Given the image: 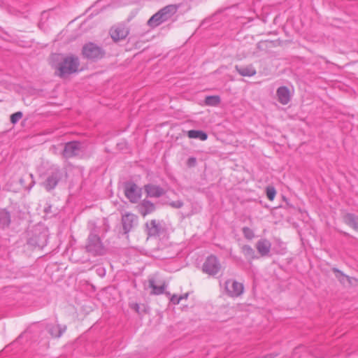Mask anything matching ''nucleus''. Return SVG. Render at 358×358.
<instances>
[{
    "label": "nucleus",
    "mask_w": 358,
    "mask_h": 358,
    "mask_svg": "<svg viewBox=\"0 0 358 358\" xmlns=\"http://www.w3.org/2000/svg\"><path fill=\"white\" fill-rule=\"evenodd\" d=\"M87 228L90 230V234L85 244L86 252L94 257L105 255L106 248L98 235L99 230L95 222L90 221Z\"/></svg>",
    "instance_id": "f257e3e1"
},
{
    "label": "nucleus",
    "mask_w": 358,
    "mask_h": 358,
    "mask_svg": "<svg viewBox=\"0 0 358 358\" xmlns=\"http://www.w3.org/2000/svg\"><path fill=\"white\" fill-rule=\"evenodd\" d=\"M179 6L169 4L155 13L148 21V25L151 28H155L162 23L170 20L178 11Z\"/></svg>",
    "instance_id": "f03ea898"
},
{
    "label": "nucleus",
    "mask_w": 358,
    "mask_h": 358,
    "mask_svg": "<svg viewBox=\"0 0 358 358\" xmlns=\"http://www.w3.org/2000/svg\"><path fill=\"white\" fill-rule=\"evenodd\" d=\"M79 65L78 57L71 55L64 58L57 68L59 76L64 77L78 71Z\"/></svg>",
    "instance_id": "7ed1b4c3"
},
{
    "label": "nucleus",
    "mask_w": 358,
    "mask_h": 358,
    "mask_svg": "<svg viewBox=\"0 0 358 358\" xmlns=\"http://www.w3.org/2000/svg\"><path fill=\"white\" fill-rule=\"evenodd\" d=\"M48 230L46 228H36L28 238L27 245L33 248H43L47 245Z\"/></svg>",
    "instance_id": "20e7f679"
},
{
    "label": "nucleus",
    "mask_w": 358,
    "mask_h": 358,
    "mask_svg": "<svg viewBox=\"0 0 358 358\" xmlns=\"http://www.w3.org/2000/svg\"><path fill=\"white\" fill-rule=\"evenodd\" d=\"M224 289L225 294L231 298H237L244 292V286L241 282L234 279H228L224 282Z\"/></svg>",
    "instance_id": "39448f33"
},
{
    "label": "nucleus",
    "mask_w": 358,
    "mask_h": 358,
    "mask_svg": "<svg viewBox=\"0 0 358 358\" xmlns=\"http://www.w3.org/2000/svg\"><path fill=\"white\" fill-rule=\"evenodd\" d=\"M82 53L83 56L92 60L99 59L103 57V50L96 44L90 42L83 45Z\"/></svg>",
    "instance_id": "423d86ee"
},
{
    "label": "nucleus",
    "mask_w": 358,
    "mask_h": 358,
    "mask_svg": "<svg viewBox=\"0 0 358 358\" xmlns=\"http://www.w3.org/2000/svg\"><path fill=\"white\" fill-rule=\"evenodd\" d=\"M62 177L61 170L57 166L51 167L48 176L43 182V186L47 191H50L55 188L59 181Z\"/></svg>",
    "instance_id": "0eeeda50"
},
{
    "label": "nucleus",
    "mask_w": 358,
    "mask_h": 358,
    "mask_svg": "<svg viewBox=\"0 0 358 358\" xmlns=\"http://www.w3.org/2000/svg\"><path fill=\"white\" fill-rule=\"evenodd\" d=\"M220 268L221 265L217 257L210 255L207 257L203 263L202 270L208 275H214L220 271Z\"/></svg>",
    "instance_id": "6e6552de"
},
{
    "label": "nucleus",
    "mask_w": 358,
    "mask_h": 358,
    "mask_svg": "<svg viewBox=\"0 0 358 358\" xmlns=\"http://www.w3.org/2000/svg\"><path fill=\"white\" fill-rule=\"evenodd\" d=\"M125 196L131 203H136L141 195V189L135 183H129L125 186Z\"/></svg>",
    "instance_id": "1a4fd4ad"
},
{
    "label": "nucleus",
    "mask_w": 358,
    "mask_h": 358,
    "mask_svg": "<svg viewBox=\"0 0 358 358\" xmlns=\"http://www.w3.org/2000/svg\"><path fill=\"white\" fill-rule=\"evenodd\" d=\"M80 143L77 141H72L66 143L63 150V156L65 158H71L78 155L80 152Z\"/></svg>",
    "instance_id": "9d476101"
},
{
    "label": "nucleus",
    "mask_w": 358,
    "mask_h": 358,
    "mask_svg": "<svg viewBox=\"0 0 358 358\" xmlns=\"http://www.w3.org/2000/svg\"><path fill=\"white\" fill-rule=\"evenodd\" d=\"M110 34L113 41H118L124 39L129 34V31L125 27L118 25L111 28Z\"/></svg>",
    "instance_id": "9b49d317"
},
{
    "label": "nucleus",
    "mask_w": 358,
    "mask_h": 358,
    "mask_svg": "<svg viewBox=\"0 0 358 358\" xmlns=\"http://www.w3.org/2000/svg\"><path fill=\"white\" fill-rule=\"evenodd\" d=\"M137 220V217L131 213H127L122 217V223L125 234L129 233L134 227Z\"/></svg>",
    "instance_id": "f8f14e48"
},
{
    "label": "nucleus",
    "mask_w": 358,
    "mask_h": 358,
    "mask_svg": "<svg viewBox=\"0 0 358 358\" xmlns=\"http://www.w3.org/2000/svg\"><path fill=\"white\" fill-rule=\"evenodd\" d=\"M256 248L262 256H267L270 253L271 243L268 240L262 238L257 242Z\"/></svg>",
    "instance_id": "ddd939ff"
},
{
    "label": "nucleus",
    "mask_w": 358,
    "mask_h": 358,
    "mask_svg": "<svg viewBox=\"0 0 358 358\" xmlns=\"http://www.w3.org/2000/svg\"><path fill=\"white\" fill-rule=\"evenodd\" d=\"M145 191L148 196L155 198L160 197L165 193V191L163 188L152 184L145 185Z\"/></svg>",
    "instance_id": "4468645a"
},
{
    "label": "nucleus",
    "mask_w": 358,
    "mask_h": 358,
    "mask_svg": "<svg viewBox=\"0 0 358 358\" xmlns=\"http://www.w3.org/2000/svg\"><path fill=\"white\" fill-rule=\"evenodd\" d=\"M278 101L283 104H287L290 101V92L287 87H280L276 92Z\"/></svg>",
    "instance_id": "2eb2a0df"
},
{
    "label": "nucleus",
    "mask_w": 358,
    "mask_h": 358,
    "mask_svg": "<svg viewBox=\"0 0 358 358\" xmlns=\"http://www.w3.org/2000/svg\"><path fill=\"white\" fill-rule=\"evenodd\" d=\"M147 233L150 236H159L162 227L159 222L155 220H152L149 222L146 223Z\"/></svg>",
    "instance_id": "dca6fc26"
},
{
    "label": "nucleus",
    "mask_w": 358,
    "mask_h": 358,
    "mask_svg": "<svg viewBox=\"0 0 358 358\" xmlns=\"http://www.w3.org/2000/svg\"><path fill=\"white\" fill-rule=\"evenodd\" d=\"M138 211L143 216H146L147 215L152 213L155 210V206L154 203L148 200H143L138 206Z\"/></svg>",
    "instance_id": "f3484780"
},
{
    "label": "nucleus",
    "mask_w": 358,
    "mask_h": 358,
    "mask_svg": "<svg viewBox=\"0 0 358 358\" xmlns=\"http://www.w3.org/2000/svg\"><path fill=\"white\" fill-rule=\"evenodd\" d=\"M344 222L358 232V216L353 213H346L343 216Z\"/></svg>",
    "instance_id": "a211bd4d"
},
{
    "label": "nucleus",
    "mask_w": 358,
    "mask_h": 358,
    "mask_svg": "<svg viewBox=\"0 0 358 358\" xmlns=\"http://www.w3.org/2000/svg\"><path fill=\"white\" fill-rule=\"evenodd\" d=\"M235 69L242 76L251 77L255 76L257 73L252 65H248L245 66H239L236 65L235 66Z\"/></svg>",
    "instance_id": "6ab92c4d"
},
{
    "label": "nucleus",
    "mask_w": 358,
    "mask_h": 358,
    "mask_svg": "<svg viewBox=\"0 0 358 358\" xmlns=\"http://www.w3.org/2000/svg\"><path fill=\"white\" fill-rule=\"evenodd\" d=\"M66 326H61L59 324L49 325L48 326V330L52 336L55 338L60 337L63 333L66 331Z\"/></svg>",
    "instance_id": "aec40b11"
},
{
    "label": "nucleus",
    "mask_w": 358,
    "mask_h": 358,
    "mask_svg": "<svg viewBox=\"0 0 358 358\" xmlns=\"http://www.w3.org/2000/svg\"><path fill=\"white\" fill-rule=\"evenodd\" d=\"M11 222L10 213L6 209L0 210V226L2 228L8 227Z\"/></svg>",
    "instance_id": "412c9836"
},
{
    "label": "nucleus",
    "mask_w": 358,
    "mask_h": 358,
    "mask_svg": "<svg viewBox=\"0 0 358 358\" xmlns=\"http://www.w3.org/2000/svg\"><path fill=\"white\" fill-rule=\"evenodd\" d=\"M187 136L189 138H199L201 141H206L208 138L207 134L201 130H189L187 131Z\"/></svg>",
    "instance_id": "4be33fe9"
},
{
    "label": "nucleus",
    "mask_w": 358,
    "mask_h": 358,
    "mask_svg": "<svg viewBox=\"0 0 358 358\" xmlns=\"http://www.w3.org/2000/svg\"><path fill=\"white\" fill-rule=\"evenodd\" d=\"M241 251L245 258L249 260H252L255 259L257 257L255 255V252L252 249V248L248 245H245L241 248Z\"/></svg>",
    "instance_id": "5701e85b"
},
{
    "label": "nucleus",
    "mask_w": 358,
    "mask_h": 358,
    "mask_svg": "<svg viewBox=\"0 0 358 358\" xmlns=\"http://www.w3.org/2000/svg\"><path fill=\"white\" fill-rule=\"evenodd\" d=\"M149 285L150 287L152 289V294L159 295L164 293L165 289L164 285H162L159 286H157L155 285V281L154 279H150L149 280Z\"/></svg>",
    "instance_id": "b1692460"
},
{
    "label": "nucleus",
    "mask_w": 358,
    "mask_h": 358,
    "mask_svg": "<svg viewBox=\"0 0 358 358\" xmlns=\"http://www.w3.org/2000/svg\"><path fill=\"white\" fill-rule=\"evenodd\" d=\"M332 271L334 273L336 274V276L341 282L345 283V281H348V282H350L349 276L344 274L341 271H340L339 269H338L336 268H333Z\"/></svg>",
    "instance_id": "393cba45"
},
{
    "label": "nucleus",
    "mask_w": 358,
    "mask_h": 358,
    "mask_svg": "<svg viewBox=\"0 0 358 358\" xmlns=\"http://www.w3.org/2000/svg\"><path fill=\"white\" fill-rule=\"evenodd\" d=\"M220 102L219 96H208L206 97L205 103L208 106H217Z\"/></svg>",
    "instance_id": "a878e982"
},
{
    "label": "nucleus",
    "mask_w": 358,
    "mask_h": 358,
    "mask_svg": "<svg viewBox=\"0 0 358 358\" xmlns=\"http://www.w3.org/2000/svg\"><path fill=\"white\" fill-rule=\"evenodd\" d=\"M242 231L245 238L251 240L255 237L254 231L250 228L245 227Z\"/></svg>",
    "instance_id": "bb28decb"
},
{
    "label": "nucleus",
    "mask_w": 358,
    "mask_h": 358,
    "mask_svg": "<svg viewBox=\"0 0 358 358\" xmlns=\"http://www.w3.org/2000/svg\"><path fill=\"white\" fill-rule=\"evenodd\" d=\"M276 191L273 187H266V196L270 201H273L275 196Z\"/></svg>",
    "instance_id": "cd10ccee"
},
{
    "label": "nucleus",
    "mask_w": 358,
    "mask_h": 358,
    "mask_svg": "<svg viewBox=\"0 0 358 358\" xmlns=\"http://www.w3.org/2000/svg\"><path fill=\"white\" fill-rule=\"evenodd\" d=\"M22 117V112H16L10 115V122L16 124Z\"/></svg>",
    "instance_id": "c85d7f7f"
},
{
    "label": "nucleus",
    "mask_w": 358,
    "mask_h": 358,
    "mask_svg": "<svg viewBox=\"0 0 358 358\" xmlns=\"http://www.w3.org/2000/svg\"><path fill=\"white\" fill-rule=\"evenodd\" d=\"M181 300H182V296H179L176 294H173L171 297V303L175 305L178 304Z\"/></svg>",
    "instance_id": "c756f323"
},
{
    "label": "nucleus",
    "mask_w": 358,
    "mask_h": 358,
    "mask_svg": "<svg viewBox=\"0 0 358 358\" xmlns=\"http://www.w3.org/2000/svg\"><path fill=\"white\" fill-rule=\"evenodd\" d=\"M196 164V159L194 157H189L187 161V165L189 167H194Z\"/></svg>",
    "instance_id": "7c9ffc66"
},
{
    "label": "nucleus",
    "mask_w": 358,
    "mask_h": 358,
    "mask_svg": "<svg viewBox=\"0 0 358 358\" xmlns=\"http://www.w3.org/2000/svg\"><path fill=\"white\" fill-rule=\"evenodd\" d=\"M171 205L174 208H180L183 206V203L181 201H176L172 202Z\"/></svg>",
    "instance_id": "2f4dec72"
},
{
    "label": "nucleus",
    "mask_w": 358,
    "mask_h": 358,
    "mask_svg": "<svg viewBox=\"0 0 358 358\" xmlns=\"http://www.w3.org/2000/svg\"><path fill=\"white\" fill-rule=\"evenodd\" d=\"M29 177L31 179V185L29 187H28V189H30L34 185L35 182L33 179L34 178L33 174H31V173L29 174Z\"/></svg>",
    "instance_id": "473e14b6"
},
{
    "label": "nucleus",
    "mask_w": 358,
    "mask_h": 358,
    "mask_svg": "<svg viewBox=\"0 0 358 358\" xmlns=\"http://www.w3.org/2000/svg\"><path fill=\"white\" fill-rule=\"evenodd\" d=\"M180 296H182V299H187L188 297V294L186 293L185 294L180 295Z\"/></svg>",
    "instance_id": "72a5a7b5"
},
{
    "label": "nucleus",
    "mask_w": 358,
    "mask_h": 358,
    "mask_svg": "<svg viewBox=\"0 0 358 358\" xmlns=\"http://www.w3.org/2000/svg\"><path fill=\"white\" fill-rule=\"evenodd\" d=\"M4 6V2L2 0H0V7H3Z\"/></svg>",
    "instance_id": "f704fd0d"
},
{
    "label": "nucleus",
    "mask_w": 358,
    "mask_h": 358,
    "mask_svg": "<svg viewBox=\"0 0 358 358\" xmlns=\"http://www.w3.org/2000/svg\"><path fill=\"white\" fill-rule=\"evenodd\" d=\"M20 184H21L22 185H24V179L21 178V179L20 180Z\"/></svg>",
    "instance_id": "c9c22d12"
},
{
    "label": "nucleus",
    "mask_w": 358,
    "mask_h": 358,
    "mask_svg": "<svg viewBox=\"0 0 358 358\" xmlns=\"http://www.w3.org/2000/svg\"><path fill=\"white\" fill-rule=\"evenodd\" d=\"M135 308H136V309L138 308V304H136Z\"/></svg>",
    "instance_id": "e433bc0d"
},
{
    "label": "nucleus",
    "mask_w": 358,
    "mask_h": 358,
    "mask_svg": "<svg viewBox=\"0 0 358 358\" xmlns=\"http://www.w3.org/2000/svg\"><path fill=\"white\" fill-rule=\"evenodd\" d=\"M135 308H136V309L138 308V304H136Z\"/></svg>",
    "instance_id": "4c0bfd02"
},
{
    "label": "nucleus",
    "mask_w": 358,
    "mask_h": 358,
    "mask_svg": "<svg viewBox=\"0 0 358 358\" xmlns=\"http://www.w3.org/2000/svg\"><path fill=\"white\" fill-rule=\"evenodd\" d=\"M344 234H345V236H349V234H348V233H344Z\"/></svg>",
    "instance_id": "58836bf2"
}]
</instances>
